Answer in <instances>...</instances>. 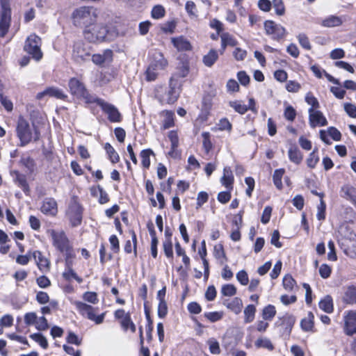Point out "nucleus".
Masks as SVG:
<instances>
[{
  "instance_id": "a878e982",
  "label": "nucleus",
  "mask_w": 356,
  "mask_h": 356,
  "mask_svg": "<svg viewBox=\"0 0 356 356\" xmlns=\"http://www.w3.org/2000/svg\"><path fill=\"white\" fill-rule=\"evenodd\" d=\"M288 156L290 161L296 165L300 164L303 159L302 153L296 145L290 147L288 151Z\"/></svg>"
},
{
  "instance_id": "774afa93",
  "label": "nucleus",
  "mask_w": 356,
  "mask_h": 356,
  "mask_svg": "<svg viewBox=\"0 0 356 356\" xmlns=\"http://www.w3.org/2000/svg\"><path fill=\"white\" fill-rule=\"evenodd\" d=\"M344 110L346 113L353 118H356V106L351 103L344 104Z\"/></svg>"
},
{
  "instance_id": "393cba45",
  "label": "nucleus",
  "mask_w": 356,
  "mask_h": 356,
  "mask_svg": "<svg viewBox=\"0 0 356 356\" xmlns=\"http://www.w3.org/2000/svg\"><path fill=\"white\" fill-rule=\"evenodd\" d=\"M300 327L304 332H315L314 315L312 312H309L307 314V317L301 320Z\"/></svg>"
},
{
  "instance_id": "e2e57ef3",
  "label": "nucleus",
  "mask_w": 356,
  "mask_h": 356,
  "mask_svg": "<svg viewBox=\"0 0 356 356\" xmlns=\"http://www.w3.org/2000/svg\"><path fill=\"white\" fill-rule=\"evenodd\" d=\"M331 273V267L326 264H323L319 268V274L323 279H327L330 276Z\"/></svg>"
},
{
  "instance_id": "bb28decb",
  "label": "nucleus",
  "mask_w": 356,
  "mask_h": 356,
  "mask_svg": "<svg viewBox=\"0 0 356 356\" xmlns=\"http://www.w3.org/2000/svg\"><path fill=\"white\" fill-rule=\"evenodd\" d=\"M343 301L348 305L356 304V286L350 285L347 287L343 296Z\"/></svg>"
},
{
  "instance_id": "1a4fd4ad",
  "label": "nucleus",
  "mask_w": 356,
  "mask_h": 356,
  "mask_svg": "<svg viewBox=\"0 0 356 356\" xmlns=\"http://www.w3.org/2000/svg\"><path fill=\"white\" fill-rule=\"evenodd\" d=\"M40 45V38L38 35L33 34L27 38L24 49L25 51L32 56L33 58L38 61L42 58Z\"/></svg>"
},
{
  "instance_id": "72a5a7b5",
  "label": "nucleus",
  "mask_w": 356,
  "mask_h": 356,
  "mask_svg": "<svg viewBox=\"0 0 356 356\" xmlns=\"http://www.w3.org/2000/svg\"><path fill=\"white\" fill-rule=\"evenodd\" d=\"M285 172V170L284 168H278L275 170L273 175V181L274 185L279 190H281L283 187L282 179Z\"/></svg>"
},
{
  "instance_id": "c9c22d12",
  "label": "nucleus",
  "mask_w": 356,
  "mask_h": 356,
  "mask_svg": "<svg viewBox=\"0 0 356 356\" xmlns=\"http://www.w3.org/2000/svg\"><path fill=\"white\" fill-rule=\"evenodd\" d=\"M153 154L154 152L151 149H143L140 152L141 163L144 168L148 169L149 168L150 156Z\"/></svg>"
},
{
  "instance_id": "c85d7f7f",
  "label": "nucleus",
  "mask_w": 356,
  "mask_h": 356,
  "mask_svg": "<svg viewBox=\"0 0 356 356\" xmlns=\"http://www.w3.org/2000/svg\"><path fill=\"white\" fill-rule=\"evenodd\" d=\"M319 308L327 314H331L334 311L333 300L330 295H327L318 302Z\"/></svg>"
},
{
  "instance_id": "13d9d810",
  "label": "nucleus",
  "mask_w": 356,
  "mask_h": 356,
  "mask_svg": "<svg viewBox=\"0 0 356 356\" xmlns=\"http://www.w3.org/2000/svg\"><path fill=\"white\" fill-rule=\"evenodd\" d=\"M329 252L327 253V259L330 261H335L337 260V256L335 250V245L333 241L330 240L327 243Z\"/></svg>"
},
{
  "instance_id": "b1692460",
  "label": "nucleus",
  "mask_w": 356,
  "mask_h": 356,
  "mask_svg": "<svg viewBox=\"0 0 356 356\" xmlns=\"http://www.w3.org/2000/svg\"><path fill=\"white\" fill-rule=\"evenodd\" d=\"M171 40L174 47L179 51H189L192 49L190 42L183 36L172 38Z\"/></svg>"
},
{
  "instance_id": "bf43d9fd",
  "label": "nucleus",
  "mask_w": 356,
  "mask_h": 356,
  "mask_svg": "<svg viewBox=\"0 0 356 356\" xmlns=\"http://www.w3.org/2000/svg\"><path fill=\"white\" fill-rule=\"evenodd\" d=\"M298 40L300 46L307 49L310 50L312 48L308 37L305 33H300L298 35Z\"/></svg>"
},
{
  "instance_id": "2f4dec72",
  "label": "nucleus",
  "mask_w": 356,
  "mask_h": 356,
  "mask_svg": "<svg viewBox=\"0 0 356 356\" xmlns=\"http://www.w3.org/2000/svg\"><path fill=\"white\" fill-rule=\"evenodd\" d=\"M218 58V54L217 51L215 49H211L207 54L203 56L202 62L205 66L211 67L213 65Z\"/></svg>"
},
{
  "instance_id": "c756f323",
  "label": "nucleus",
  "mask_w": 356,
  "mask_h": 356,
  "mask_svg": "<svg viewBox=\"0 0 356 356\" xmlns=\"http://www.w3.org/2000/svg\"><path fill=\"white\" fill-rule=\"evenodd\" d=\"M189 73V64L187 61L181 62L177 67L176 72L172 75L174 81L177 82V78H184Z\"/></svg>"
},
{
  "instance_id": "de8ad7c7",
  "label": "nucleus",
  "mask_w": 356,
  "mask_h": 356,
  "mask_svg": "<svg viewBox=\"0 0 356 356\" xmlns=\"http://www.w3.org/2000/svg\"><path fill=\"white\" fill-rule=\"evenodd\" d=\"M31 338L38 343L43 349L48 348V341L46 337L41 333H34L31 335Z\"/></svg>"
},
{
  "instance_id": "3c124183",
  "label": "nucleus",
  "mask_w": 356,
  "mask_h": 356,
  "mask_svg": "<svg viewBox=\"0 0 356 356\" xmlns=\"http://www.w3.org/2000/svg\"><path fill=\"white\" fill-rule=\"evenodd\" d=\"M15 181L17 182L18 186L23 190L25 193H29V186L24 175L17 173L16 175Z\"/></svg>"
},
{
  "instance_id": "7ed1b4c3",
  "label": "nucleus",
  "mask_w": 356,
  "mask_h": 356,
  "mask_svg": "<svg viewBox=\"0 0 356 356\" xmlns=\"http://www.w3.org/2000/svg\"><path fill=\"white\" fill-rule=\"evenodd\" d=\"M70 93L77 99H83L87 104L95 103L97 97L91 95L85 84L76 78H71L68 82Z\"/></svg>"
},
{
  "instance_id": "864d4df0",
  "label": "nucleus",
  "mask_w": 356,
  "mask_h": 356,
  "mask_svg": "<svg viewBox=\"0 0 356 356\" xmlns=\"http://www.w3.org/2000/svg\"><path fill=\"white\" fill-rule=\"evenodd\" d=\"M317 209V219L321 221L324 220L325 219L326 204L323 200H320V203L318 205Z\"/></svg>"
},
{
  "instance_id": "9d476101",
  "label": "nucleus",
  "mask_w": 356,
  "mask_h": 356,
  "mask_svg": "<svg viewBox=\"0 0 356 356\" xmlns=\"http://www.w3.org/2000/svg\"><path fill=\"white\" fill-rule=\"evenodd\" d=\"M338 244L343 253L350 258H356V234L350 233L348 237L344 236L338 241Z\"/></svg>"
},
{
  "instance_id": "c03bdc74",
  "label": "nucleus",
  "mask_w": 356,
  "mask_h": 356,
  "mask_svg": "<svg viewBox=\"0 0 356 356\" xmlns=\"http://www.w3.org/2000/svg\"><path fill=\"white\" fill-rule=\"evenodd\" d=\"M221 47L224 50L227 45L235 46L236 41L227 33H224L221 35Z\"/></svg>"
},
{
  "instance_id": "f3484780",
  "label": "nucleus",
  "mask_w": 356,
  "mask_h": 356,
  "mask_svg": "<svg viewBox=\"0 0 356 356\" xmlns=\"http://www.w3.org/2000/svg\"><path fill=\"white\" fill-rule=\"evenodd\" d=\"M309 123L312 128L317 126L324 127L327 124V120L323 113L319 110L309 108Z\"/></svg>"
},
{
  "instance_id": "412c9836",
  "label": "nucleus",
  "mask_w": 356,
  "mask_h": 356,
  "mask_svg": "<svg viewBox=\"0 0 356 356\" xmlns=\"http://www.w3.org/2000/svg\"><path fill=\"white\" fill-rule=\"evenodd\" d=\"M113 53L111 49H105L102 54H95L92 56V62L97 65H102L104 63H109L113 60Z\"/></svg>"
},
{
  "instance_id": "0e129e2a",
  "label": "nucleus",
  "mask_w": 356,
  "mask_h": 356,
  "mask_svg": "<svg viewBox=\"0 0 356 356\" xmlns=\"http://www.w3.org/2000/svg\"><path fill=\"white\" fill-rule=\"evenodd\" d=\"M236 289L232 284H225L222 286L221 293L225 296H232L236 293Z\"/></svg>"
},
{
  "instance_id": "338daca9",
  "label": "nucleus",
  "mask_w": 356,
  "mask_h": 356,
  "mask_svg": "<svg viewBox=\"0 0 356 356\" xmlns=\"http://www.w3.org/2000/svg\"><path fill=\"white\" fill-rule=\"evenodd\" d=\"M327 133L329 136L334 141H340L341 139V132L334 127H330L327 128Z\"/></svg>"
},
{
  "instance_id": "5701e85b",
  "label": "nucleus",
  "mask_w": 356,
  "mask_h": 356,
  "mask_svg": "<svg viewBox=\"0 0 356 356\" xmlns=\"http://www.w3.org/2000/svg\"><path fill=\"white\" fill-rule=\"evenodd\" d=\"M345 19V17L331 15L324 19L321 24L323 27L333 28L341 26Z\"/></svg>"
},
{
  "instance_id": "6ab92c4d",
  "label": "nucleus",
  "mask_w": 356,
  "mask_h": 356,
  "mask_svg": "<svg viewBox=\"0 0 356 356\" xmlns=\"http://www.w3.org/2000/svg\"><path fill=\"white\" fill-rule=\"evenodd\" d=\"M40 210L45 215L55 216L58 212L56 201L51 197L45 198Z\"/></svg>"
},
{
  "instance_id": "09e8293b",
  "label": "nucleus",
  "mask_w": 356,
  "mask_h": 356,
  "mask_svg": "<svg viewBox=\"0 0 356 356\" xmlns=\"http://www.w3.org/2000/svg\"><path fill=\"white\" fill-rule=\"evenodd\" d=\"M235 314H238L243 308V302L238 298H234L227 305Z\"/></svg>"
},
{
  "instance_id": "e433bc0d",
  "label": "nucleus",
  "mask_w": 356,
  "mask_h": 356,
  "mask_svg": "<svg viewBox=\"0 0 356 356\" xmlns=\"http://www.w3.org/2000/svg\"><path fill=\"white\" fill-rule=\"evenodd\" d=\"M276 315L275 307L273 305H268L262 310V318L264 321H271Z\"/></svg>"
},
{
  "instance_id": "69168bd1",
  "label": "nucleus",
  "mask_w": 356,
  "mask_h": 356,
  "mask_svg": "<svg viewBox=\"0 0 356 356\" xmlns=\"http://www.w3.org/2000/svg\"><path fill=\"white\" fill-rule=\"evenodd\" d=\"M280 234L279 230L275 229L272 233L270 243L275 246L277 248H280L282 247V243L280 241Z\"/></svg>"
},
{
  "instance_id": "f704fd0d",
  "label": "nucleus",
  "mask_w": 356,
  "mask_h": 356,
  "mask_svg": "<svg viewBox=\"0 0 356 356\" xmlns=\"http://www.w3.org/2000/svg\"><path fill=\"white\" fill-rule=\"evenodd\" d=\"M104 149L106 152V154L108 156V159L112 163H117L120 161L119 154L115 150V149L112 147V145L106 143L104 145Z\"/></svg>"
},
{
  "instance_id": "58836bf2",
  "label": "nucleus",
  "mask_w": 356,
  "mask_h": 356,
  "mask_svg": "<svg viewBox=\"0 0 356 356\" xmlns=\"http://www.w3.org/2000/svg\"><path fill=\"white\" fill-rule=\"evenodd\" d=\"M99 193V202L102 204H106L109 201V197L107 193L99 185L97 188L91 189V193L93 195H96V193Z\"/></svg>"
},
{
  "instance_id": "39448f33",
  "label": "nucleus",
  "mask_w": 356,
  "mask_h": 356,
  "mask_svg": "<svg viewBox=\"0 0 356 356\" xmlns=\"http://www.w3.org/2000/svg\"><path fill=\"white\" fill-rule=\"evenodd\" d=\"M76 309L79 312L88 319L94 321L96 324L99 325L103 323L106 313H102L101 314H97L98 307H94L86 303L76 301L74 302Z\"/></svg>"
},
{
  "instance_id": "a211bd4d",
  "label": "nucleus",
  "mask_w": 356,
  "mask_h": 356,
  "mask_svg": "<svg viewBox=\"0 0 356 356\" xmlns=\"http://www.w3.org/2000/svg\"><path fill=\"white\" fill-rule=\"evenodd\" d=\"M45 97H55L58 99L65 100L67 96L58 88L49 87L36 95V99L38 100H42Z\"/></svg>"
},
{
  "instance_id": "cd10ccee",
  "label": "nucleus",
  "mask_w": 356,
  "mask_h": 356,
  "mask_svg": "<svg viewBox=\"0 0 356 356\" xmlns=\"http://www.w3.org/2000/svg\"><path fill=\"white\" fill-rule=\"evenodd\" d=\"M33 257L40 270H47L49 268V262L45 258L41 252L36 250L33 252Z\"/></svg>"
},
{
  "instance_id": "2eb2a0df",
  "label": "nucleus",
  "mask_w": 356,
  "mask_h": 356,
  "mask_svg": "<svg viewBox=\"0 0 356 356\" xmlns=\"http://www.w3.org/2000/svg\"><path fill=\"white\" fill-rule=\"evenodd\" d=\"M344 333L348 336L356 334V312L348 311L344 316Z\"/></svg>"
},
{
  "instance_id": "7c9ffc66",
  "label": "nucleus",
  "mask_w": 356,
  "mask_h": 356,
  "mask_svg": "<svg viewBox=\"0 0 356 356\" xmlns=\"http://www.w3.org/2000/svg\"><path fill=\"white\" fill-rule=\"evenodd\" d=\"M233 181L234 177L230 168L227 167L224 168L223 175L220 179L221 184L223 186H225L227 188L232 189Z\"/></svg>"
},
{
  "instance_id": "a19ab883",
  "label": "nucleus",
  "mask_w": 356,
  "mask_h": 356,
  "mask_svg": "<svg viewBox=\"0 0 356 356\" xmlns=\"http://www.w3.org/2000/svg\"><path fill=\"white\" fill-rule=\"evenodd\" d=\"M318 149L316 147L309 154L308 158L307 159V165L309 168H314L316 164L319 161V156L318 155Z\"/></svg>"
},
{
  "instance_id": "603ef678",
  "label": "nucleus",
  "mask_w": 356,
  "mask_h": 356,
  "mask_svg": "<svg viewBox=\"0 0 356 356\" xmlns=\"http://www.w3.org/2000/svg\"><path fill=\"white\" fill-rule=\"evenodd\" d=\"M273 6L277 15L282 16L285 13V6L282 0H273Z\"/></svg>"
},
{
  "instance_id": "5fc2aeb1",
  "label": "nucleus",
  "mask_w": 356,
  "mask_h": 356,
  "mask_svg": "<svg viewBox=\"0 0 356 356\" xmlns=\"http://www.w3.org/2000/svg\"><path fill=\"white\" fill-rule=\"evenodd\" d=\"M284 116L286 120L290 122H293L296 117V111L291 105H288L284 111Z\"/></svg>"
},
{
  "instance_id": "8fccbe9b",
  "label": "nucleus",
  "mask_w": 356,
  "mask_h": 356,
  "mask_svg": "<svg viewBox=\"0 0 356 356\" xmlns=\"http://www.w3.org/2000/svg\"><path fill=\"white\" fill-rule=\"evenodd\" d=\"M296 284V280L289 274L286 275L282 280L283 286L288 291H292Z\"/></svg>"
},
{
  "instance_id": "a18cd8bd",
  "label": "nucleus",
  "mask_w": 356,
  "mask_h": 356,
  "mask_svg": "<svg viewBox=\"0 0 356 356\" xmlns=\"http://www.w3.org/2000/svg\"><path fill=\"white\" fill-rule=\"evenodd\" d=\"M305 101L309 105H311L309 108H312L313 110H316L320 107V104L318 100L316 97L314 96L312 92H308L305 97Z\"/></svg>"
},
{
  "instance_id": "f257e3e1",
  "label": "nucleus",
  "mask_w": 356,
  "mask_h": 356,
  "mask_svg": "<svg viewBox=\"0 0 356 356\" xmlns=\"http://www.w3.org/2000/svg\"><path fill=\"white\" fill-rule=\"evenodd\" d=\"M73 23L76 26L89 29L97 19V10L93 7L82 6L76 8L72 15Z\"/></svg>"
},
{
  "instance_id": "ea45409f",
  "label": "nucleus",
  "mask_w": 356,
  "mask_h": 356,
  "mask_svg": "<svg viewBox=\"0 0 356 356\" xmlns=\"http://www.w3.org/2000/svg\"><path fill=\"white\" fill-rule=\"evenodd\" d=\"M238 220L239 221L240 224H241L243 222V214L241 212H240V213L237 216L234 217V222L236 224V229H233L232 232V234H231V238L234 241H238L241 238V234L238 231Z\"/></svg>"
},
{
  "instance_id": "4468645a",
  "label": "nucleus",
  "mask_w": 356,
  "mask_h": 356,
  "mask_svg": "<svg viewBox=\"0 0 356 356\" xmlns=\"http://www.w3.org/2000/svg\"><path fill=\"white\" fill-rule=\"evenodd\" d=\"M90 56V47L79 41L74 43L73 47L72 56L78 62L84 61Z\"/></svg>"
},
{
  "instance_id": "4c0bfd02",
  "label": "nucleus",
  "mask_w": 356,
  "mask_h": 356,
  "mask_svg": "<svg viewBox=\"0 0 356 356\" xmlns=\"http://www.w3.org/2000/svg\"><path fill=\"white\" fill-rule=\"evenodd\" d=\"M155 65L149 63L146 72H145V78L148 81H153L156 80L157 76L159 74V72L161 71L160 69L156 68Z\"/></svg>"
},
{
  "instance_id": "aec40b11",
  "label": "nucleus",
  "mask_w": 356,
  "mask_h": 356,
  "mask_svg": "<svg viewBox=\"0 0 356 356\" xmlns=\"http://www.w3.org/2000/svg\"><path fill=\"white\" fill-rule=\"evenodd\" d=\"M341 196L350 202L356 209V187L350 184H344L341 188Z\"/></svg>"
},
{
  "instance_id": "473e14b6",
  "label": "nucleus",
  "mask_w": 356,
  "mask_h": 356,
  "mask_svg": "<svg viewBox=\"0 0 356 356\" xmlns=\"http://www.w3.org/2000/svg\"><path fill=\"white\" fill-rule=\"evenodd\" d=\"M254 346L257 348H265L270 351L274 350L275 347L271 341L266 337H260L254 341Z\"/></svg>"
},
{
  "instance_id": "0eeeda50",
  "label": "nucleus",
  "mask_w": 356,
  "mask_h": 356,
  "mask_svg": "<svg viewBox=\"0 0 356 356\" xmlns=\"http://www.w3.org/2000/svg\"><path fill=\"white\" fill-rule=\"evenodd\" d=\"M66 216L72 227L81 225L83 218V208L76 198H72L66 211Z\"/></svg>"
},
{
  "instance_id": "49530a36",
  "label": "nucleus",
  "mask_w": 356,
  "mask_h": 356,
  "mask_svg": "<svg viewBox=\"0 0 356 356\" xmlns=\"http://www.w3.org/2000/svg\"><path fill=\"white\" fill-rule=\"evenodd\" d=\"M165 15V10L161 5H156L152 8L151 16L153 19H159L163 18Z\"/></svg>"
},
{
  "instance_id": "4d7b16f0",
  "label": "nucleus",
  "mask_w": 356,
  "mask_h": 356,
  "mask_svg": "<svg viewBox=\"0 0 356 356\" xmlns=\"http://www.w3.org/2000/svg\"><path fill=\"white\" fill-rule=\"evenodd\" d=\"M256 305L250 304L246 306V323L252 322L255 316Z\"/></svg>"
},
{
  "instance_id": "ddd939ff",
  "label": "nucleus",
  "mask_w": 356,
  "mask_h": 356,
  "mask_svg": "<svg viewBox=\"0 0 356 356\" xmlns=\"http://www.w3.org/2000/svg\"><path fill=\"white\" fill-rule=\"evenodd\" d=\"M280 320L281 322L277 321L275 325L282 327L280 330L281 337L284 339L289 338L296 323V318L291 314H286L282 318H280Z\"/></svg>"
},
{
  "instance_id": "f03ea898",
  "label": "nucleus",
  "mask_w": 356,
  "mask_h": 356,
  "mask_svg": "<svg viewBox=\"0 0 356 356\" xmlns=\"http://www.w3.org/2000/svg\"><path fill=\"white\" fill-rule=\"evenodd\" d=\"M34 128V134L29 122L22 117H19L17 121L16 131L17 136L20 141V146L23 147L29 144L33 138L37 141L40 138V132L38 129Z\"/></svg>"
},
{
  "instance_id": "6e6d98bb",
  "label": "nucleus",
  "mask_w": 356,
  "mask_h": 356,
  "mask_svg": "<svg viewBox=\"0 0 356 356\" xmlns=\"http://www.w3.org/2000/svg\"><path fill=\"white\" fill-rule=\"evenodd\" d=\"M163 248L165 256L168 258L173 257L172 242V240H165L163 243Z\"/></svg>"
},
{
  "instance_id": "37998d69",
  "label": "nucleus",
  "mask_w": 356,
  "mask_h": 356,
  "mask_svg": "<svg viewBox=\"0 0 356 356\" xmlns=\"http://www.w3.org/2000/svg\"><path fill=\"white\" fill-rule=\"evenodd\" d=\"M63 277L65 280L68 282H70L72 279H74L79 284L83 282V279L78 276V275L72 268L65 269V270L63 273Z\"/></svg>"
},
{
  "instance_id": "4be33fe9",
  "label": "nucleus",
  "mask_w": 356,
  "mask_h": 356,
  "mask_svg": "<svg viewBox=\"0 0 356 356\" xmlns=\"http://www.w3.org/2000/svg\"><path fill=\"white\" fill-rule=\"evenodd\" d=\"M150 63L161 70H164L168 64L163 54L159 51H154L152 53Z\"/></svg>"
},
{
  "instance_id": "6e6552de",
  "label": "nucleus",
  "mask_w": 356,
  "mask_h": 356,
  "mask_svg": "<svg viewBox=\"0 0 356 356\" xmlns=\"http://www.w3.org/2000/svg\"><path fill=\"white\" fill-rule=\"evenodd\" d=\"M265 33L270 35L271 39L280 42L287 35L286 29L280 24H277L273 20H266L264 22Z\"/></svg>"
},
{
  "instance_id": "20e7f679",
  "label": "nucleus",
  "mask_w": 356,
  "mask_h": 356,
  "mask_svg": "<svg viewBox=\"0 0 356 356\" xmlns=\"http://www.w3.org/2000/svg\"><path fill=\"white\" fill-rule=\"evenodd\" d=\"M84 37L90 42L111 40L107 26L102 24H95L92 28L85 29Z\"/></svg>"
},
{
  "instance_id": "9b49d317",
  "label": "nucleus",
  "mask_w": 356,
  "mask_h": 356,
  "mask_svg": "<svg viewBox=\"0 0 356 356\" xmlns=\"http://www.w3.org/2000/svg\"><path fill=\"white\" fill-rule=\"evenodd\" d=\"M95 103L99 105L102 111L108 115V119L111 122H120L122 120V115L118 109L113 104L105 102L102 99L97 98Z\"/></svg>"
},
{
  "instance_id": "680f3d73",
  "label": "nucleus",
  "mask_w": 356,
  "mask_h": 356,
  "mask_svg": "<svg viewBox=\"0 0 356 356\" xmlns=\"http://www.w3.org/2000/svg\"><path fill=\"white\" fill-rule=\"evenodd\" d=\"M168 138L171 143V149L174 152L179 145V138L176 131H170L168 134Z\"/></svg>"
},
{
  "instance_id": "052dcab7",
  "label": "nucleus",
  "mask_w": 356,
  "mask_h": 356,
  "mask_svg": "<svg viewBox=\"0 0 356 356\" xmlns=\"http://www.w3.org/2000/svg\"><path fill=\"white\" fill-rule=\"evenodd\" d=\"M207 343L209 346V350L211 353L218 355L220 353L219 343L215 339H209L207 341Z\"/></svg>"
},
{
  "instance_id": "f8f14e48",
  "label": "nucleus",
  "mask_w": 356,
  "mask_h": 356,
  "mask_svg": "<svg viewBox=\"0 0 356 356\" xmlns=\"http://www.w3.org/2000/svg\"><path fill=\"white\" fill-rule=\"evenodd\" d=\"M53 241V245L60 252L66 250L70 245L68 238L63 231L51 229L49 231Z\"/></svg>"
},
{
  "instance_id": "dca6fc26",
  "label": "nucleus",
  "mask_w": 356,
  "mask_h": 356,
  "mask_svg": "<svg viewBox=\"0 0 356 356\" xmlns=\"http://www.w3.org/2000/svg\"><path fill=\"white\" fill-rule=\"evenodd\" d=\"M177 83L174 81V78L171 77L170 79L169 89L163 95L161 101L168 104H174L179 97V89L177 88Z\"/></svg>"
},
{
  "instance_id": "423d86ee",
  "label": "nucleus",
  "mask_w": 356,
  "mask_h": 356,
  "mask_svg": "<svg viewBox=\"0 0 356 356\" xmlns=\"http://www.w3.org/2000/svg\"><path fill=\"white\" fill-rule=\"evenodd\" d=\"M0 38H3L10 26L11 9L8 0H0Z\"/></svg>"
},
{
  "instance_id": "79ce46f5",
  "label": "nucleus",
  "mask_w": 356,
  "mask_h": 356,
  "mask_svg": "<svg viewBox=\"0 0 356 356\" xmlns=\"http://www.w3.org/2000/svg\"><path fill=\"white\" fill-rule=\"evenodd\" d=\"M164 120L163 121V129H169L174 126V113L166 111L163 112Z\"/></svg>"
}]
</instances>
